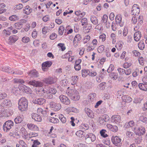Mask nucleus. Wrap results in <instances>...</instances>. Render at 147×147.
<instances>
[{
  "instance_id": "obj_50",
  "label": "nucleus",
  "mask_w": 147,
  "mask_h": 147,
  "mask_svg": "<svg viewBox=\"0 0 147 147\" xmlns=\"http://www.w3.org/2000/svg\"><path fill=\"white\" fill-rule=\"evenodd\" d=\"M38 136V135L37 133L33 132H30L28 135L29 138H30L37 136Z\"/></svg>"
},
{
  "instance_id": "obj_6",
  "label": "nucleus",
  "mask_w": 147,
  "mask_h": 147,
  "mask_svg": "<svg viewBox=\"0 0 147 147\" xmlns=\"http://www.w3.org/2000/svg\"><path fill=\"white\" fill-rule=\"evenodd\" d=\"M2 70L9 73H11L13 74L21 75L23 74L22 71H13L11 70V69L9 67H6L3 68Z\"/></svg>"
},
{
  "instance_id": "obj_32",
  "label": "nucleus",
  "mask_w": 147,
  "mask_h": 147,
  "mask_svg": "<svg viewBox=\"0 0 147 147\" xmlns=\"http://www.w3.org/2000/svg\"><path fill=\"white\" fill-rule=\"evenodd\" d=\"M59 118L63 123H65L67 121L66 118L62 114H60L59 115Z\"/></svg>"
},
{
  "instance_id": "obj_38",
  "label": "nucleus",
  "mask_w": 147,
  "mask_h": 147,
  "mask_svg": "<svg viewBox=\"0 0 147 147\" xmlns=\"http://www.w3.org/2000/svg\"><path fill=\"white\" fill-rule=\"evenodd\" d=\"M13 82L15 83L22 84L24 83V81L22 79L16 78L13 80Z\"/></svg>"
},
{
  "instance_id": "obj_39",
  "label": "nucleus",
  "mask_w": 147,
  "mask_h": 147,
  "mask_svg": "<svg viewBox=\"0 0 147 147\" xmlns=\"http://www.w3.org/2000/svg\"><path fill=\"white\" fill-rule=\"evenodd\" d=\"M31 141H33V139L31 140ZM40 144V143L37 140H34L33 142V144H32V147H39L37 146H38Z\"/></svg>"
},
{
  "instance_id": "obj_10",
  "label": "nucleus",
  "mask_w": 147,
  "mask_h": 147,
  "mask_svg": "<svg viewBox=\"0 0 147 147\" xmlns=\"http://www.w3.org/2000/svg\"><path fill=\"white\" fill-rule=\"evenodd\" d=\"M50 107L55 111L59 110L61 108V106L60 104L55 103L54 102H51L50 103Z\"/></svg>"
},
{
  "instance_id": "obj_30",
  "label": "nucleus",
  "mask_w": 147,
  "mask_h": 147,
  "mask_svg": "<svg viewBox=\"0 0 147 147\" xmlns=\"http://www.w3.org/2000/svg\"><path fill=\"white\" fill-rule=\"evenodd\" d=\"M109 76L114 80H116L118 78V74L115 72H111L109 74Z\"/></svg>"
},
{
  "instance_id": "obj_48",
  "label": "nucleus",
  "mask_w": 147,
  "mask_h": 147,
  "mask_svg": "<svg viewBox=\"0 0 147 147\" xmlns=\"http://www.w3.org/2000/svg\"><path fill=\"white\" fill-rule=\"evenodd\" d=\"M105 47L103 45L99 46L98 48V51L99 53H102L104 50Z\"/></svg>"
},
{
  "instance_id": "obj_1",
  "label": "nucleus",
  "mask_w": 147,
  "mask_h": 147,
  "mask_svg": "<svg viewBox=\"0 0 147 147\" xmlns=\"http://www.w3.org/2000/svg\"><path fill=\"white\" fill-rule=\"evenodd\" d=\"M28 101L25 97L20 98L18 102V108L19 110L23 111L26 110L28 108Z\"/></svg>"
},
{
  "instance_id": "obj_42",
  "label": "nucleus",
  "mask_w": 147,
  "mask_h": 147,
  "mask_svg": "<svg viewBox=\"0 0 147 147\" xmlns=\"http://www.w3.org/2000/svg\"><path fill=\"white\" fill-rule=\"evenodd\" d=\"M78 76H73L71 77V80L73 82V85L75 84L78 80Z\"/></svg>"
},
{
  "instance_id": "obj_34",
  "label": "nucleus",
  "mask_w": 147,
  "mask_h": 147,
  "mask_svg": "<svg viewBox=\"0 0 147 147\" xmlns=\"http://www.w3.org/2000/svg\"><path fill=\"white\" fill-rule=\"evenodd\" d=\"M52 64V63L51 61H47L43 63L42 65V66L49 67L51 66Z\"/></svg>"
},
{
  "instance_id": "obj_54",
  "label": "nucleus",
  "mask_w": 147,
  "mask_h": 147,
  "mask_svg": "<svg viewBox=\"0 0 147 147\" xmlns=\"http://www.w3.org/2000/svg\"><path fill=\"white\" fill-rule=\"evenodd\" d=\"M123 44L120 42L117 43L115 45V47L119 50H120L123 47Z\"/></svg>"
},
{
  "instance_id": "obj_14",
  "label": "nucleus",
  "mask_w": 147,
  "mask_h": 147,
  "mask_svg": "<svg viewBox=\"0 0 147 147\" xmlns=\"http://www.w3.org/2000/svg\"><path fill=\"white\" fill-rule=\"evenodd\" d=\"M45 102V100L43 98H36L33 100V102L35 104L42 105Z\"/></svg>"
},
{
  "instance_id": "obj_4",
  "label": "nucleus",
  "mask_w": 147,
  "mask_h": 147,
  "mask_svg": "<svg viewBox=\"0 0 147 147\" xmlns=\"http://www.w3.org/2000/svg\"><path fill=\"white\" fill-rule=\"evenodd\" d=\"M13 122L11 120L6 121L3 125L4 131L6 132L9 131L13 126Z\"/></svg>"
},
{
  "instance_id": "obj_53",
  "label": "nucleus",
  "mask_w": 147,
  "mask_h": 147,
  "mask_svg": "<svg viewBox=\"0 0 147 147\" xmlns=\"http://www.w3.org/2000/svg\"><path fill=\"white\" fill-rule=\"evenodd\" d=\"M106 131V130L104 129L101 130L100 131V134L101 136L104 138H105L107 136H108L107 134H105V132Z\"/></svg>"
},
{
  "instance_id": "obj_51",
  "label": "nucleus",
  "mask_w": 147,
  "mask_h": 147,
  "mask_svg": "<svg viewBox=\"0 0 147 147\" xmlns=\"http://www.w3.org/2000/svg\"><path fill=\"white\" fill-rule=\"evenodd\" d=\"M96 94L94 93H92L89 94V98L91 100H93L95 97L96 96Z\"/></svg>"
},
{
  "instance_id": "obj_47",
  "label": "nucleus",
  "mask_w": 147,
  "mask_h": 147,
  "mask_svg": "<svg viewBox=\"0 0 147 147\" xmlns=\"http://www.w3.org/2000/svg\"><path fill=\"white\" fill-rule=\"evenodd\" d=\"M138 60L140 64L142 65H144V59L142 57H139Z\"/></svg>"
},
{
  "instance_id": "obj_5",
  "label": "nucleus",
  "mask_w": 147,
  "mask_h": 147,
  "mask_svg": "<svg viewBox=\"0 0 147 147\" xmlns=\"http://www.w3.org/2000/svg\"><path fill=\"white\" fill-rule=\"evenodd\" d=\"M85 139L86 143L88 144L94 141L96 139V137L94 134L89 133L86 136Z\"/></svg>"
},
{
  "instance_id": "obj_8",
  "label": "nucleus",
  "mask_w": 147,
  "mask_h": 147,
  "mask_svg": "<svg viewBox=\"0 0 147 147\" xmlns=\"http://www.w3.org/2000/svg\"><path fill=\"white\" fill-rule=\"evenodd\" d=\"M140 9L139 6L137 4H134L132 7L131 13L132 15L137 16L139 13Z\"/></svg>"
},
{
  "instance_id": "obj_17",
  "label": "nucleus",
  "mask_w": 147,
  "mask_h": 147,
  "mask_svg": "<svg viewBox=\"0 0 147 147\" xmlns=\"http://www.w3.org/2000/svg\"><path fill=\"white\" fill-rule=\"evenodd\" d=\"M28 74L29 76L32 77H37L39 76L38 73L36 69L30 71Z\"/></svg>"
},
{
  "instance_id": "obj_64",
  "label": "nucleus",
  "mask_w": 147,
  "mask_h": 147,
  "mask_svg": "<svg viewBox=\"0 0 147 147\" xmlns=\"http://www.w3.org/2000/svg\"><path fill=\"white\" fill-rule=\"evenodd\" d=\"M126 135L129 138L132 137L134 135V133L131 131H127L126 133Z\"/></svg>"
},
{
  "instance_id": "obj_29",
  "label": "nucleus",
  "mask_w": 147,
  "mask_h": 147,
  "mask_svg": "<svg viewBox=\"0 0 147 147\" xmlns=\"http://www.w3.org/2000/svg\"><path fill=\"white\" fill-rule=\"evenodd\" d=\"M19 144H17L16 147H28L26 144L22 140H20L19 142Z\"/></svg>"
},
{
  "instance_id": "obj_52",
  "label": "nucleus",
  "mask_w": 147,
  "mask_h": 147,
  "mask_svg": "<svg viewBox=\"0 0 147 147\" xmlns=\"http://www.w3.org/2000/svg\"><path fill=\"white\" fill-rule=\"evenodd\" d=\"M23 5L21 3H19L14 6V9L15 10L16 9H20L23 7Z\"/></svg>"
},
{
  "instance_id": "obj_33",
  "label": "nucleus",
  "mask_w": 147,
  "mask_h": 147,
  "mask_svg": "<svg viewBox=\"0 0 147 147\" xmlns=\"http://www.w3.org/2000/svg\"><path fill=\"white\" fill-rule=\"evenodd\" d=\"M90 71L88 70L83 69L82 70V76L83 77H86L89 74Z\"/></svg>"
},
{
  "instance_id": "obj_63",
  "label": "nucleus",
  "mask_w": 147,
  "mask_h": 147,
  "mask_svg": "<svg viewBox=\"0 0 147 147\" xmlns=\"http://www.w3.org/2000/svg\"><path fill=\"white\" fill-rule=\"evenodd\" d=\"M7 95L5 93H0V100L4 99L6 97Z\"/></svg>"
},
{
  "instance_id": "obj_21",
  "label": "nucleus",
  "mask_w": 147,
  "mask_h": 147,
  "mask_svg": "<svg viewBox=\"0 0 147 147\" xmlns=\"http://www.w3.org/2000/svg\"><path fill=\"white\" fill-rule=\"evenodd\" d=\"M2 105L4 107H9L12 105L11 102L9 99H5L2 102Z\"/></svg>"
},
{
  "instance_id": "obj_62",
  "label": "nucleus",
  "mask_w": 147,
  "mask_h": 147,
  "mask_svg": "<svg viewBox=\"0 0 147 147\" xmlns=\"http://www.w3.org/2000/svg\"><path fill=\"white\" fill-rule=\"evenodd\" d=\"M19 88L13 87L12 88V92L14 94H16L18 93V92L19 91Z\"/></svg>"
},
{
  "instance_id": "obj_35",
  "label": "nucleus",
  "mask_w": 147,
  "mask_h": 147,
  "mask_svg": "<svg viewBox=\"0 0 147 147\" xmlns=\"http://www.w3.org/2000/svg\"><path fill=\"white\" fill-rule=\"evenodd\" d=\"M15 28L17 29H21L23 26V24L19 22L16 23L14 24Z\"/></svg>"
},
{
  "instance_id": "obj_36",
  "label": "nucleus",
  "mask_w": 147,
  "mask_h": 147,
  "mask_svg": "<svg viewBox=\"0 0 147 147\" xmlns=\"http://www.w3.org/2000/svg\"><path fill=\"white\" fill-rule=\"evenodd\" d=\"M138 45V47L140 49L142 50L144 49L145 45L143 41H140Z\"/></svg>"
},
{
  "instance_id": "obj_12",
  "label": "nucleus",
  "mask_w": 147,
  "mask_h": 147,
  "mask_svg": "<svg viewBox=\"0 0 147 147\" xmlns=\"http://www.w3.org/2000/svg\"><path fill=\"white\" fill-rule=\"evenodd\" d=\"M18 39V37L15 35L11 36L9 37L7 43L9 45H11L17 41Z\"/></svg>"
},
{
  "instance_id": "obj_44",
  "label": "nucleus",
  "mask_w": 147,
  "mask_h": 147,
  "mask_svg": "<svg viewBox=\"0 0 147 147\" xmlns=\"http://www.w3.org/2000/svg\"><path fill=\"white\" fill-rule=\"evenodd\" d=\"M64 27L63 26H61L59 29V35H62L63 34L64 30Z\"/></svg>"
},
{
  "instance_id": "obj_28",
  "label": "nucleus",
  "mask_w": 147,
  "mask_h": 147,
  "mask_svg": "<svg viewBox=\"0 0 147 147\" xmlns=\"http://www.w3.org/2000/svg\"><path fill=\"white\" fill-rule=\"evenodd\" d=\"M90 20L92 22L94 25H96L98 23V21L97 18L94 16H91Z\"/></svg>"
},
{
  "instance_id": "obj_58",
  "label": "nucleus",
  "mask_w": 147,
  "mask_h": 147,
  "mask_svg": "<svg viewBox=\"0 0 147 147\" xmlns=\"http://www.w3.org/2000/svg\"><path fill=\"white\" fill-rule=\"evenodd\" d=\"M139 69H136V71H134L132 74L133 77H136L138 75H139Z\"/></svg>"
},
{
  "instance_id": "obj_3",
  "label": "nucleus",
  "mask_w": 147,
  "mask_h": 147,
  "mask_svg": "<svg viewBox=\"0 0 147 147\" xmlns=\"http://www.w3.org/2000/svg\"><path fill=\"white\" fill-rule=\"evenodd\" d=\"M132 130L135 134L139 136H141L144 134L145 133V129L144 127L140 126L138 128L136 126H134L132 128Z\"/></svg>"
},
{
  "instance_id": "obj_27",
  "label": "nucleus",
  "mask_w": 147,
  "mask_h": 147,
  "mask_svg": "<svg viewBox=\"0 0 147 147\" xmlns=\"http://www.w3.org/2000/svg\"><path fill=\"white\" fill-rule=\"evenodd\" d=\"M45 82L48 84H52L54 83L53 78H49L44 79Z\"/></svg>"
},
{
  "instance_id": "obj_19",
  "label": "nucleus",
  "mask_w": 147,
  "mask_h": 147,
  "mask_svg": "<svg viewBox=\"0 0 147 147\" xmlns=\"http://www.w3.org/2000/svg\"><path fill=\"white\" fill-rule=\"evenodd\" d=\"M142 36L141 32L138 31L135 33L134 34V39L136 41L138 42L139 40Z\"/></svg>"
},
{
  "instance_id": "obj_31",
  "label": "nucleus",
  "mask_w": 147,
  "mask_h": 147,
  "mask_svg": "<svg viewBox=\"0 0 147 147\" xmlns=\"http://www.w3.org/2000/svg\"><path fill=\"white\" fill-rule=\"evenodd\" d=\"M9 19L11 21H16L19 20V17L16 15H12L9 18Z\"/></svg>"
},
{
  "instance_id": "obj_24",
  "label": "nucleus",
  "mask_w": 147,
  "mask_h": 147,
  "mask_svg": "<svg viewBox=\"0 0 147 147\" xmlns=\"http://www.w3.org/2000/svg\"><path fill=\"white\" fill-rule=\"evenodd\" d=\"M24 116L22 115L18 116L14 119L16 123L18 124L21 123L24 119Z\"/></svg>"
},
{
  "instance_id": "obj_55",
  "label": "nucleus",
  "mask_w": 147,
  "mask_h": 147,
  "mask_svg": "<svg viewBox=\"0 0 147 147\" xmlns=\"http://www.w3.org/2000/svg\"><path fill=\"white\" fill-rule=\"evenodd\" d=\"M140 120L143 123H147V117H146L143 116H141L140 117Z\"/></svg>"
},
{
  "instance_id": "obj_9",
  "label": "nucleus",
  "mask_w": 147,
  "mask_h": 147,
  "mask_svg": "<svg viewBox=\"0 0 147 147\" xmlns=\"http://www.w3.org/2000/svg\"><path fill=\"white\" fill-rule=\"evenodd\" d=\"M43 91L45 93L51 94H54L57 92L56 89L50 87H47L43 89Z\"/></svg>"
},
{
  "instance_id": "obj_13",
  "label": "nucleus",
  "mask_w": 147,
  "mask_h": 147,
  "mask_svg": "<svg viewBox=\"0 0 147 147\" xmlns=\"http://www.w3.org/2000/svg\"><path fill=\"white\" fill-rule=\"evenodd\" d=\"M111 121L112 122L116 123H119L121 121V117L119 115H113L111 117Z\"/></svg>"
},
{
  "instance_id": "obj_22",
  "label": "nucleus",
  "mask_w": 147,
  "mask_h": 147,
  "mask_svg": "<svg viewBox=\"0 0 147 147\" xmlns=\"http://www.w3.org/2000/svg\"><path fill=\"white\" fill-rule=\"evenodd\" d=\"M27 126L28 128L30 130H38V129L37 126L33 124L32 123H28Z\"/></svg>"
},
{
  "instance_id": "obj_57",
  "label": "nucleus",
  "mask_w": 147,
  "mask_h": 147,
  "mask_svg": "<svg viewBox=\"0 0 147 147\" xmlns=\"http://www.w3.org/2000/svg\"><path fill=\"white\" fill-rule=\"evenodd\" d=\"M30 40V38L27 37H24L22 39V41L24 43L28 42Z\"/></svg>"
},
{
  "instance_id": "obj_37",
  "label": "nucleus",
  "mask_w": 147,
  "mask_h": 147,
  "mask_svg": "<svg viewBox=\"0 0 147 147\" xmlns=\"http://www.w3.org/2000/svg\"><path fill=\"white\" fill-rule=\"evenodd\" d=\"M84 132L82 131V130H79L77 131L76 133V134L80 138H82V137L84 136Z\"/></svg>"
},
{
  "instance_id": "obj_61",
  "label": "nucleus",
  "mask_w": 147,
  "mask_h": 147,
  "mask_svg": "<svg viewBox=\"0 0 147 147\" xmlns=\"http://www.w3.org/2000/svg\"><path fill=\"white\" fill-rule=\"evenodd\" d=\"M99 38L100 39H101L102 42H104L106 40V36L104 34H103L100 36Z\"/></svg>"
},
{
  "instance_id": "obj_2",
  "label": "nucleus",
  "mask_w": 147,
  "mask_h": 147,
  "mask_svg": "<svg viewBox=\"0 0 147 147\" xmlns=\"http://www.w3.org/2000/svg\"><path fill=\"white\" fill-rule=\"evenodd\" d=\"M67 94L73 100H78L80 98L79 93L75 90L71 89L69 90L67 92Z\"/></svg>"
},
{
  "instance_id": "obj_25",
  "label": "nucleus",
  "mask_w": 147,
  "mask_h": 147,
  "mask_svg": "<svg viewBox=\"0 0 147 147\" xmlns=\"http://www.w3.org/2000/svg\"><path fill=\"white\" fill-rule=\"evenodd\" d=\"M138 86L140 89L142 90L145 91L147 90V83H139Z\"/></svg>"
},
{
  "instance_id": "obj_41",
  "label": "nucleus",
  "mask_w": 147,
  "mask_h": 147,
  "mask_svg": "<svg viewBox=\"0 0 147 147\" xmlns=\"http://www.w3.org/2000/svg\"><path fill=\"white\" fill-rule=\"evenodd\" d=\"M122 18L121 15H118L115 17V20L117 24H119L121 22Z\"/></svg>"
},
{
  "instance_id": "obj_11",
  "label": "nucleus",
  "mask_w": 147,
  "mask_h": 147,
  "mask_svg": "<svg viewBox=\"0 0 147 147\" xmlns=\"http://www.w3.org/2000/svg\"><path fill=\"white\" fill-rule=\"evenodd\" d=\"M109 118L107 115H105L99 117L98 121L100 124L104 125L105 122L109 121Z\"/></svg>"
},
{
  "instance_id": "obj_46",
  "label": "nucleus",
  "mask_w": 147,
  "mask_h": 147,
  "mask_svg": "<svg viewBox=\"0 0 147 147\" xmlns=\"http://www.w3.org/2000/svg\"><path fill=\"white\" fill-rule=\"evenodd\" d=\"M90 37L89 35H87L84 37L83 39V42L84 44L86 43L90 40Z\"/></svg>"
},
{
  "instance_id": "obj_43",
  "label": "nucleus",
  "mask_w": 147,
  "mask_h": 147,
  "mask_svg": "<svg viewBox=\"0 0 147 147\" xmlns=\"http://www.w3.org/2000/svg\"><path fill=\"white\" fill-rule=\"evenodd\" d=\"M24 90L23 91V92H24L26 93L27 94H31V89L29 88L28 87L26 86H24Z\"/></svg>"
},
{
  "instance_id": "obj_45",
  "label": "nucleus",
  "mask_w": 147,
  "mask_h": 147,
  "mask_svg": "<svg viewBox=\"0 0 147 147\" xmlns=\"http://www.w3.org/2000/svg\"><path fill=\"white\" fill-rule=\"evenodd\" d=\"M81 39L82 37L80 34H77L76 35L74 38L73 42H74L75 41H79Z\"/></svg>"
},
{
  "instance_id": "obj_60",
  "label": "nucleus",
  "mask_w": 147,
  "mask_h": 147,
  "mask_svg": "<svg viewBox=\"0 0 147 147\" xmlns=\"http://www.w3.org/2000/svg\"><path fill=\"white\" fill-rule=\"evenodd\" d=\"M131 65V63H128L127 62L125 63H124L123 65V67L124 68H127L129 67Z\"/></svg>"
},
{
  "instance_id": "obj_20",
  "label": "nucleus",
  "mask_w": 147,
  "mask_h": 147,
  "mask_svg": "<svg viewBox=\"0 0 147 147\" xmlns=\"http://www.w3.org/2000/svg\"><path fill=\"white\" fill-rule=\"evenodd\" d=\"M32 117L35 121H41L42 120L41 117L40 115L35 113H32Z\"/></svg>"
},
{
  "instance_id": "obj_18",
  "label": "nucleus",
  "mask_w": 147,
  "mask_h": 147,
  "mask_svg": "<svg viewBox=\"0 0 147 147\" xmlns=\"http://www.w3.org/2000/svg\"><path fill=\"white\" fill-rule=\"evenodd\" d=\"M121 139L117 136H115L112 138V142L115 145H117L118 143L121 142Z\"/></svg>"
},
{
  "instance_id": "obj_16",
  "label": "nucleus",
  "mask_w": 147,
  "mask_h": 147,
  "mask_svg": "<svg viewBox=\"0 0 147 147\" xmlns=\"http://www.w3.org/2000/svg\"><path fill=\"white\" fill-rule=\"evenodd\" d=\"M107 127L110 130L114 132H116L118 130V127L115 125L108 124L106 125Z\"/></svg>"
},
{
  "instance_id": "obj_23",
  "label": "nucleus",
  "mask_w": 147,
  "mask_h": 147,
  "mask_svg": "<svg viewBox=\"0 0 147 147\" xmlns=\"http://www.w3.org/2000/svg\"><path fill=\"white\" fill-rule=\"evenodd\" d=\"M32 11V9L28 5H27L24 7L23 9V12L27 15L29 14Z\"/></svg>"
},
{
  "instance_id": "obj_49",
  "label": "nucleus",
  "mask_w": 147,
  "mask_h": 147,
  "mask_svg": "<svg viewBox=\"0 0 147 147\" xmlns=\"http://www.w3.org/2000/svg\"><path fill=\"white\" fill-rule=\"evenodd\" d=\"M3 34L4 36H9L11 34L10 32L9 31H7L4 30L3 31Z\"/></svg>"
},
{
  "instance_id": "obj_40",
  "label": "nucleus",
  "mask_w": 147,
  "mask_h": 147,
  "mask_svg": "<svg viewBox=\"0 0 147 147\" xmlns=\"http://www.w3.org/2000/svg\"><path fill=\"white\" fill-rule=\"evenodd\" d=\"M49 120L51 122L54 123H58L59 122V120L57 118L54 117H50Z\"/></svg>"
},
{
  "instance_id": "obj_7",
  "label": "nucleus",
  "mask_w": 147,
  "mask_h": 147,
  "mask_svg": "<svg viewBox=\"0 0 147 147\" xmlns=\"http://www.w3.org/2000/svg\"><path fill=\"white\" fill-rule=\"evenodd\" d=\"M59 98L61 102L64 104L69 105L70 103L69 99L65 95H61L59 96Z\"/></svg>"
},
{
  "instance_id": "obj_15",
  "label": "nucleus",
  "mask_w": 147,
  "mask_h": 147,
  "mask_svg": "<svg viewBox=\"0 0 147 147\" xmlns=\"http://www.w3.org/2000/svg\"><path fill=\"white\" fill-rule=\"evenodd\" d=\"M29 84L30 85L35 87H41L43 85L41 82L37 81L35 80L30 81Z\"/></svg>"
},
{
  "instance_id": "obj_59",
  "label": "nucleus",
  "mask_w": 147,
  "mask_h": 147,
  "mask_svg": "<svg viewBox=\"0 0 147 147\" xmlns=\"http://www.w3.org/2000/svg\"><path fill=\"white\" fill-rule=\"evenodd\" d=\"M81 22L82 23V26H84V25H85L87 23V20L86 18H84L81 20Z\"/></svg>"
},
{
  "instance_id": "obj_26",
  "label": "nucleus",
  "mask_w": 147,
  "mask_h": 147,
  "mask_svg": "<svg viewBox=\"0 0 147 147\" xmlns=\"http://www.w3.org/2000/svg\"><path fill=\"white\" fill-rule=\"evenodd\" d=\"M85 109V111L86 113L89 117L91 118H93L94 117V115L92 111L89 108H87V109Z\"/></svg>"
},
{
  "instance_id": "obj_56",
  "label": "nucleus",
  "mask_w": 147,
  "mask_h": 147,
  "mask_svg": "<svg viewBox=\"0 0 147 147\" xmlns=\"http://www.w3.org/2000/svg\"><path fill=\"white\" fill-rule=\"evenodd\" d=\"M108 16L106 15H104L102 17V22L105 23L107 22Z\"/></svg>"
}]
</instances>
